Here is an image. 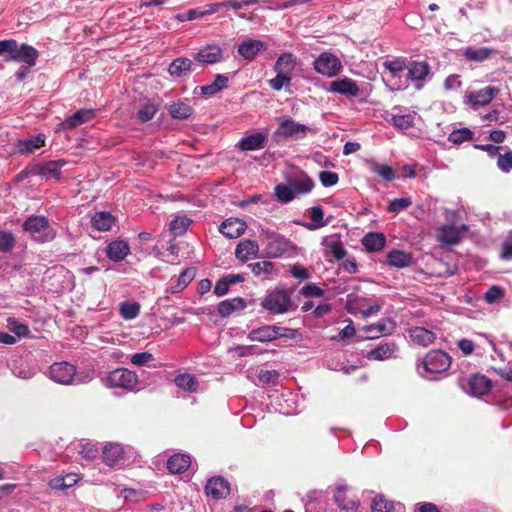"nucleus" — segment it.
<instances>
[{"mask_svg":"<svg viewBox=\"0 0 512 512\" xmlns=\"http://www.w3.org/2000/svg\"><path fill=\"white\" fill-rule=\"evenodd\" d=\"M383 304L381 299L349 294L346 298L345 308L350 314H361L364 318H368L378 314Z\"/></svg>","mask_w":512,"mask_h":512,"instance_id":"nucleus-1","label":"nucleus"},{"mask_svg":"<svg viewBox=\"0 0 512 512\" xmlns=\"http://www.w3.org/2000/svg\"><path fill=\"white\" fill-rule=\"evenodd\" d=\"M260 240L265 246V255L268 258H280L286 254L291 243L284 236L266 228L260 229Z\"/></svg>","mask_w":512,"mask_h":512,"instance_id":"nucleus-2","label":"nucleus"},{"mask_svg":"<svg viewBox=\"0 0 512 512\" xmlns=\"http://www.w3.org/2000/svg\"><path fill=\"white\" fill-rule=\"evenodd\" d=\"M261 306L272 314H284L294 308L291 293L283 288H275L268 292Z\"/></svg>","mask_w":512,"mask_h":512,"instance_id":"nucleus-3","label":"nucleus"},{"mask_svg":"<svg viewBox=\"0 0 512 512\" xmlns=\"http://www.w3.org/2000/svg\"><path fill=\"white\" fill-rule=\"evenodd\" d=\"M23 228L39 243L52 241L56 236V231L51 227L49 220L44 216L29 217L23 223Z\"/></svg>","mask_w":512,"mask_h":512,"instance_id":"nucleus-4","label":"nucleus"},{"mask_svg":"<svg viewBox=\"0 0 512 512\" xmlns=\"http://www.w3.org/2000/svg\"><path fill=\"white\" fill-rule=\"evenodd\" d=\"M279 125L274 132L275 138L283 139H303L309 133H314L313 128L301 124L292 118L281 117L278 119Z\"/></svg>","mask_w":512,"mask_h":512,"instance_id":"nucleus-5","label":"nucleus"},{"mask_svg":"<svg viewBox=\"0 0 512 512\" xmlns=\"http://www.w3.org/2000/svg\"><path fill=\"white\" fill-rule=\"evenodd\" d=\"M137 383V374L126 368H117L111 371L104 381L105 386L109 388H122L128 391L134 390Z\"/></svg>","mask_w":512,"mask_h":512,"instance_id":"nucleus-6","label":"nucleus"},{"mask_svg":"<svg viewBox=\"0 0 512 512\" xmlns=\"http://www.w3.org/2000/svg\"><path fill=\"white\" fill-rule=\"evenodd\" d=\"M451 365L450 356L441 350L430 351L422 362V367L427 374H438L448 370Z\"/></svg>","mask_w":512,"mask_h":512,"instance_id":"nucleus-7","label":"nucleus"},{"mask_svg":"<svg viewBox=\"0 0 512 512\" xmlns=\"http://www.w3.org/2000/svg\"><path fill=\"white\" fill-rule=\"evenodd\" d=\"M313 67L317 73L323 76L334 77L341 72L342 64L337 56L324 52L315 59Z\"/></svg>","mask_w":512,"mask_h":512,"instance_id":"nucleus-8","label":"nucleus"},{"mask_svg":"<svg viewBox=\"0 0 512 512\" xmlns=\"http://www.w3.org/2000/svg\"><path fill=\"white\" fill-rule=\"evenodd\" d=\"M48 375L58 384L70 385L76 376V367L68 362H56L50 366Z\"/></svg>","mask_w":512,"mask_h":512,"instance_id":"nucleus-9","label":"nucleus"},{"mask_svg":"<svg viewBox=\"0 0 512 512\" xmlns=\"http://www.w3.org/2000/svg\"><path fill=\"white\" fill-rule=\"evenodd\" d=\"M408 79L415 83L416 89H421L431 76L430 65L426 61H412L407 65Z\"/></svg>","mask_w":512,"mask_h":512,"instance_id":"nucleus-10","label":"nucleus"},{"mask_svg":"<svg viewBox=\"0 0 512 512\" xmlns=\"http://www.w3.org/2000/svg\"><path fill=\"white\" fill-rule=\"evenodd\" d=\"M287 331L288 329L286 328L275 325H265L251 330L248 334V339L257 342H270L279 337H285Z\"/></svg>","mask_w":512,"mask_h":512,"instance_id":"nucleus-11","label":"nucleus"},{"mask_svg":"<svg viewBox=\"0 0 512 512\" xmlns=\"http://www.w3.org/2000/svg\"><path fill=\"white\" fill-rule=\"evenodd\" d=\"M468 230L469 227L465 224L460 226H455L453 224L442 225L439 229L438 239L443 244L455 245L462 240Z\"/></svg>","mask_w":512,"mask_h":512,"instance_id":"nucleus-12","label":"nucleus"},{"mask_svg":"<svg viewBox=\"0 0 512 512\" xmlns=\"http://www.w3.org/2000/svg\"><path fill=\"white\" fill-rule=\"evenodd\" d=\"M267 49V44L258 39H246L237 47L238 54L247 61L254 60L258 54Z\"/></svg>","mask_w":512,"mask_h":512,"instance_id":"nucleus-13","label":"nucleus"},{"mask_svg":"<svg viewBox=\"0 0 512 512\" xmlns=\"http://www.w3.org/2000/svg\"><path fill=\"white\" fill-rule=\"evenodd\" d=\"M95 117V110L81 109L57 125V131L71 130L77 126L92 120Z\"/></svg>","mask_w":512,"mask_h":512,"instance_id":"nucleus-14","label":"nucleus"},{"mask_svg":"<svg viewBox=\"0 0 512 512\" xmlns=\"http://www.w3.org/2000/svg\"><path fill=\"white\" fill-rule=\"evenodd\" d=\"M223 58V51L221 47L215 43L208 44L202 47L194 55V59L202 64H216L219 63Z\"/></svg>","mask_w":512,"mask_h":512,"instance_id":"nucleus-15","label":"nucleus"},{"mask_svg":"<svg viewBox=\"0 0 512 512\" xmlns=\"http://www.w3.org/2000/svg\"><path fill=\"white\" fill-rule=\"evenodd\" d=\"M396 323L389 318L381 319L375 324L367 325L362 328V331L368 334L367 338L376 339L381 336H387L394 332Z\"/></svg>","mask_w":512,"mask_h":512,"instance_id":"nucleus-16","label":"nucleus"},{"mask_svg":"<svg viewBox=\"0 0 512 512\" xmlns=\"http://www.w3.org/2000/svg\"><path fill=\"white\" fill-rule=\"evenodd\" d=\"M463 388L468 394L478 397L489 392L491 382L486 376L475 374L467 379Z\"/></svg>","mask_w":512,"mask_h":512,"instance_id":"nucleus-17","label":"nucleus"},{"mask_svg":"<svg viewBox=\"0 0 512 512\" xmlns=\"http://www.w3.org/2000/svg\"><path fill=\"white\" fill-rule=\"evenodd\" d=\"M205 492L207 496L214 499H222L230 493V485L228 481L221 476L212 477L205 486Z\"/></svg>","mask_w":512,"mask_h":512,"instance_id":"nucleus-18","label":"nucleus"},{"mask_svg":"<svg viewBox=\"0 0 512 512\" xmlns=\"http://www.w3.org/2000/svg\"><path fill=\"white\" fill-rule=\"evenodd\" d=\"M66 163L64 159L51 160L35 167L33 173L41 177L59 180L61 177V169Z\"/></svg>","mask_w":512,"mask_h":512,"instance_id":"nucleus-19","label":"nucleus"},{"mask_svg":"<svg viewBox=\"0 0 512 512\" xmlns=\"http://www.w3.org/2000/svg\"><path fill=\"white\" fill-rule=\"evenodd\" d=\"M102 458L106 465L116 467L123 463L124 448L118 443H108L103 447Z\"/></svg>","mask_w":512,"mask_h":512,"instance_id":"nucleus-20","label":"nucleus"},{"mask_svg":"<svg viewBox=\"0 0 512 512\" xmlns=\"http://www.w3.org/2000/svg\"><path fill=\"white\" fill-rule=\"evenodd\" d=\"M328 90L330 92L339 93L347 97H357L360 93V89L357 83L347 77L332 81Z\"/></svg>","mask_w":512,"mask_h":512,"instance_id":"nucleus-21","label":"nucleus"},{"mask_svg":"<svg viewBox=\"0 0 512 512\" xmlns=\"http://www.w3.org/2000/svg\"><path fill=\"white\" fill-rule=\"evenodd\" d=\"M46 136L39 133L27 139L18 140L15 144L16 152L19 154H32L45 145Z\"/></svg>","mask_w":512,"mask_h":512,"instance_id":"nucleus-22","label":"nucleus"},{"mask_svg":"<svg viewBox=\"0 0 512 512\" xmlns=\"http://www.w3.org/2000/svg\"><path fill=\"white\" fill-rule=\"evenodd\" d=\"M497 93V88L487 86L482 89L469 92L467 94V100L473 107L484 106L490 103Z\"/></svg>","mask_w":512,"mask_h":512,"instance_id":"nucleus-23","label":"nucleus"},{"mask_svg":"<svg viewBox=\"0 0 512 512\" xmlns=\"http://www.w3.org/2000/svg\"><path fill=\"white\" fill-rule=\"evenodd\" d=\"M219 230L227 238L235 239L244 234L246 223L239 218H229L222 222Z\"/></svg>","mask_w":512,"mask_h":512,"instance_id":"nucleus-24","label":"nucleus"},{"mask_svg":"<svg viewBox=\"0 0 512 512\" xmlns=\"http://www.w3.org/2000/svg\"><path fill=\"white\" fill-rule=\"evenodd\" d=\"M410 340L420 346L426 347L432 344L436 339L434 331L424 327L416 326L408 331Z\"/></svg>","mask_w":512,"mask_h":512,"instance_id":"nucleus-25","label":"nucleus"},{"mask_svg":"<svg viewBox=\"0 0 512 512\" xmlns=\"http://www.w3.org/2000/svg\"><path fill=\"white\" fill-rule=\"evenodd\" d=\"M37 57L38 52L35 48L27 44L19 46L18 43H16V51H14L10 56V59L13 61L25 62L29 66H34Z\"/></svg>","mask_w":512,"mask_h":512,"instance_id":"nucleus-26","label":"nucleus"},{"mask_svg":"<svg viewBox=\"0 0 512 512\" xmlns=\"http://www.w3.org/2000/svg\"><path fill=\"white\" fill-rule=\"evenodd\" d=\"M130 253V246L124 240L110 242L106 248L107 257L113 262H120Z\"/></svg>","mask_w":512,"mask_h":512,"instance_id":"nucleus-27","label":"nucleus"},{"mask_svg":"<svg viewBox=\"0 0 512 512\" xmlns=\"http://www.w3.org/2000/svg\"><path fill=\"white\" fill-rule=\"evenodd\" d=\"M297 64V58L290 52L281 54L274 65V71L278 74L292 77Z\"/></svg>","mask_w":512,"mask_h":512,"instance_id":"nucleus-28","label":"nucleus"},{"mask_svg":"<svg viewBox=\"0 0 512 512\" xmlns=\"http://www.w3.org/2000/svg\"><path fill=\"white\" fill-rule=\"evenodd\" d=\"M334 501L341 510L355 512L358 509L359 501L347 496V487L340 485L334 493Z\"/></svg>","mask_w":512,"mask_h":512,"instance_id":"nucleus-29","label":"nucleus"},{"mask_svg":"<svg viewBox=\"0 0 512 512\" xmlns=\"http://www.w3.org/2000/svg\"><path fill=\"white\" fill-rule=\"evenodd\" d=\"M196 269L194 267H188L184 269L175 280H171L168 291L176 294L183 291L189 283L195 278Z\"/></svg>","mask_w":512,"mask_h":512,"instance_id":"nucleus-30","label":"nucleus"},{"mask_svg":"<svg viewBox=\"0 0 512 512\" xmlns=\"http://www.w3.org/2000/svg\"><path fill=\"white\" fill-rule=\"evenodd\" d=\"M266 136L263 133H254L240 139L237 147L242 151H254L265 147Z\"/></svg>","mask_w":512,"mask_h":512,"instance_id":"nucleus-31","label":"nucleus"},{"mask_svg":"<svg viewBox=\"0 0 512 512\" xmlns=\"http://www.w3.org/2000/svg\"><path fill=\"white\" fill-rule=\"evenodd\" d=\"M259 253V245L254 240H243L241 241L235 250L236 257L241 261H248L257 257Z\"/></svg>","mask_w":512,"mask_h":512,"instance_id":"nucleus-32","label":"nucleus"},{"mask_svg":"<svg viewBox=\"0 0 512 512\" xmlns=\"http://www.w3.org/2000/svg\"><path fill=\"white\" fill-rule=\"evenodd\" d=\"M296 196L308 194L314 187L313 180L305 173H300L289 180Z\"/></svg>","mask_w":512,"mask_h":512,"instance_id":"nucleus-33","label":"nucleus"},{"mask_svg":"<svg viewBox=\"0 0 512 512\" xmlns=\"http://www.w3.org/2000/svg\"><path fill=\"white\" fill-rule=\"evenodd\" d=\"M397 345L394 342L380 344L367 353L370 360L384 361L392 358L397 351Z\"/></svg>","mask_w":512,"mask_h":512,"instance_id":"nucleus-34","label":"nucleus"},{"mask_svg":"<svg viewBox=\"0 0 512 512\" xmlns=\"http://www.w3.org/2000/svg\"><path fill=\"white\" fill-rule=\"evenodd\" d=\"M190 465V456L182 453L172 455L167 462V468L173 474H181L185 472Z\"/></svg>","mask_w":512,"mask_h":512,"instance_id":"nucleus-35","label":"nucleus"},{"mask_svg":"<svg viewBox=\"0 0 512 512\" xmlns=\"http://www.w3.org/2000/svg\"><path fill=\"white\" fill-rule=\"evenodd\" d=\"M223 5V3H213L207 4L203 7H198L195 9H191L187 11L185 14L179 16L180 20H195L206 15L215 13L219 10V8Z\"/></svg>","mask_w":512,"mask_h":512,"instance_id":"nucleus-36","label":"nucleus"},{"mask_svg":"<svg viewBox=\"0 0 512 512\" xmlns=\"http://www.w3.org/2000/svg\"><path fill=\"white\" fill-rule=\"evenodd\" d=\"M92 225L99 231H109L115 224V217L106 211L96 212L92 219Z\"/></svg>","mask_w":512,"mask_h":512,"instance_id":"nucleus-37","label":"nucleus"},{"mask_svg":"<svg viewBox=\"0 0 512 512\" xmlns=\"http://www.w3.org/2000/svg\"><path fill=\"white\" fill-rule=\"evenodd\" d=\"M386 238L382 233L370 232L362 240L363 246L370 252H377L384 248Z\"/></svg>","mask_w":512,"mask_h":512,"instance_id":"nucleus-38","label":"nucleus"},{"mask_svg":"<svg viewBox=\"0 0 512 512\" xmlns=\"http://www.w3.org/2000/svg\"><path fill=\"white\" fill-rule=\"evenodd\" d=\"M494 50L488 47H467L463 49V56L470 61L483 62L490 58Z\"/></svg>","mask_w":512,"mask_h":512,"instance_id":"nucleus-39","label":"nucleus"},{"mask_svg":"<svg viewBox=\"0 0 512 512\" xmlns=\"http://www.w3.org/2000/svg\"><path fill=\"white\" fill-rule=\"evenodd\" d=\"M228 77L224 74H217L211 84L200 86L201 93L208 96H213L218 92L225 89L228 85Z\"/></svg>","mask_w":512,"mask_h":512,"instance_id":"nucleus-40","label":"nucleus"},{"mask_svg":"<svg viewBox=\"0 0 512 512\" xmlns=\"http://www.w3.org/2000/svg\"><path fill=\"white\" fill-rule=\"evenodd\" d=\"M387 262L390 266L396 268H405L411 265L412 256L404 251L392 250L387 255Z\"/></svg>","mask_w":512,"mask_h":512,"instance_id":"nucleus-41","label":"nucleus"},{"mask_svg":"<svg viewBox=\"0 0 512 512\" xmlns=\"http://www.w3.org/2000/svg\"><path fill=\"white\" fill-rule=\"evenodd\" d=\"M174 382L177 387L184 391L196 392L198 391L199 383L197 378L189 373H182L175 377Z\"/></svg>","mask_w":512,"mask_h":512,"instance_id":"nucleus-42","label":"nucleus"},{"mask_svg":"<svg viewBox=\"0 0 512 512\" xmlns=\"http://www.w3.org/2000/svg\"><path fill=\"white\" fill-rule=\"evenodd\" d=\"M366 164L371 172L379 175L386 181H392L395 178V172L389 165L380 164L374 160H367Z\"/></svg>","mask_w":512,"mask_h":512,"instance_id":"nucleus-43","label":"nucleus"},{"mask_svg":"<svg viewBox=\"0 0 512 512\" xmlns=\"http://www.w3.org/2000/svg\"><path fill=\"white\" fill-rule=\"evenodd\" d=\"M192 66V61L188 58H177L169 66V73L174 77L185 76Z\"/></svg>","mask_w":512,"mask_h":512,"instance_id":"nucleus-44","label":"nucleus"},{"mask_svg":"<svg viewBox=\"0 0 512 512\" xmlns=\"http://www.w3.org/2000/svg\"><path fill=\"white\" fill-rule=\"evenodd\" d=\"M245 302L242 298L228 299L218 304L217 310L221 316H229L237 309L244 308Z\"/></svg>","mask_w":512,"mask_h":512,"instance_id":"nucleus-45","label":"nucleus"},{"mask_svg":"<svg viewBox=\"0 0 512 512\" xmlns=\"http://www.w3.org/2000/svg\"><path fill=\"white\" fill-rule=\"evenodd\" d=\"M169 113L175 119L184 120L192 115L193 109L185 102H176L170 105Z\"/></svg>","mask_w":512,"mask_h":512,"instance_id":"nucleus-46","label":"nucleus"},{"mask_svg":"<svg viewBox=\"0 0 512 512\" xmlns=\"http://www.w3.org/2000/svg\"><path fill=\"white\" fill-rule=\"evenodd\" d=\"M191 222V219L188 218L186 215H177L170 222V231L174 236H181L187 231Z\"/></svg>","mask_w":512,"mask_h":512,"instance_id":"nucleus-47","label":"nucleus"},{"mask_svg":"<svg viewBox=\"0 0 512 512\" xmlns=\"http://www.w3.org/2000/svg\"><path fill=\"white\" fill-rule=\"evenodd\" d=\"M252 272L256 276L263 275L266 279L271 278L272 273L274 272V264L270 261H262V262H255L249 265Z\"/></svg>","mask_w":512,"mask_h":512,"instance_id":"nucleus-48","label":"nucleus"},{"mask_svg":"<svg viewBox=\"0 0 512 512\" xmlns=\"http://www.w3.org/2000/svg\"><path fill=\"white\" fill-rule=\"evenodd\" d=\"M310 218L312 223L305 225L309 230H315L326 225V222L324 221V212L319 206H314L310 209Z\"/></svg>","mask_w":512,"mask_h":512,"instance_id":"nucleus-49","label":"nucleus"},{"mask_svg":"<svg viewBox=\"0 0 512 512\" xmlns=\"http://www.w3.org/2000/svg\"><path fill=\"white\" fill-rule=\"evenodd\" d=\"M275 196L282 203H289L296 197L289 182L288 184H278L275 187Z\"/></svg>","mask_w":512,"mask_h":512,"instance_id":"nucleus-50","label":"nucleus"},{"mask_svg":"<svg viewBox=\"0 0 512 512\" xmlns=\"http://www.w3.org/2000/svg\"><path fill=\"white\" fill-rule=\"evenodd\" d=\"M472 138L473 132L468 128L453 130L448 136V140L456 145H460L466 141L471 140Z\"/></svg>","mask_w":512,"mask_h":512,"instance_id":"nucleus-51","label":"nucleus"},{"mask_svg":"<svg viewBox=\"0 0 512 512\" xmlns=\"http://www.w3.org/2000/svg\"><path fill=\"white\" fill-rule=\"evenodd\" d=\"M79 480L77 474H68L64 477H58L50 482V486L54 489H64L73 486Z\"/></svg>","mask_w":512,"mask_h":512,"instance_id":"nucleus-52","label":"nucleus"},{"mask_svg":"<svg viewBox=\"0 0 512 512\" xmlns=\"http://www.w3.org/2000/svg\"><path fill=\"white\" fill-rule=\"evenodd\" d=\"M372 512H394L393 503L384 498L383 495L374 497L371 503Z\"/></svg>","mask_w":512,"mask_h":512,"instance_id":"nucleus-53","label":"nucleus"},{"mask_svg":"<svg viewBox=\"0 0 512 512\" xmlns=\"http://www.w3.org/2000/svg\"><path fill=\"white\" fill-rule=\"evenodd\" d=\"M140 305L136 302H124L120 305V314L125 320H132L138 316Z\"/></svg>","mask_w":512,"mask_h":512,"instance_id":"nucleus-54","label":"nucleus"},{"mask_svg":"<svg viewBox=\"0 0 512 512\" xmlns=\"http://www.w3.org/2000/svg\"><path fill=\"white\" fill-rule=\"evenodd\" d=\"M415 113H408L404 115H393L392 123L399 129H409L414 125Z\"/></svg>","mask_w":512,"mask_h":512,"instance_id":"nucleus-55","label":"nucleus"},{"mask_svg":"<svg viewBox=\"0 0 512 512\" xmlns=\"http://www.w3.org/2000/svg\"><path fill=\"white\" fill-rule=\"evenodd\" d=\"M384 66L389 71L391 81L399 78V73H401L404 69H407L404 60L401 59L386 61Z\"/></svg>","mask_w":512,"mask_h":512,"instance_id":"nucleus-56","label":"nucleus"},{"mask_svg":"<svg viewBox=\"0 0 512 512\" xmlns=\"http://www.w3.org/2000/svg\"><path fill=\"white\" fill-rule=\"evenodd\" d=\"M7 327L19 338L26 337L30 333V329L26 324L20 323L14 318H9L7 320Z\"/></svg>","mask_w":512,"mask_h":512,"instance_id":"nucleus-57","label":"nucleus"},{"mask_svg":"<svg viewBox=\"0 0 512 512\" xmlns=\"http://www.w3.org/2000/svg\"><path fill=\"white\" fill-rule=\"evenodd\" d=\"M156 112L157 107L153 103L147 102L138 110L137 117L141 122H148L155 116Z\"/></svg>","mask_w":512,"mask_h":512,"instance_id":"nucleus-58","label":"nucleus"},{"mask_svg":"<svg viewBox=\"0 0 512 512\" xmlns=\"http://www.w3.org/2000/svg\"><path fill=\"white\" fill-rule=\"evenodd\" d=\"M291 81L292 77L276 73V76L269 80V85L273 90L280 91L284 87H289Z\"/></svg>","mask_w":512,"mask_h":512,"instance_id":"nucleus-59","label":"nucleus"},{"mask_svg":"<svg viewBox=\"0 0 512 512\" xmlns=\"http://www.w3.org/2000/svg\"><path fill=\"white\" fill-rule=\"evenodd\" d=\"M411 204L412 201L410 198H396L389 203L388 211L391 213H399L408 208Z\"/></svg>","mask_w":512,"mask_h":512,"instance_id":"nucleus-60","label":"nucleus"},{"mask_svg":"<svg viewBox=\"0 0 512 512\" xmlns=\"http://www.w3.org/2000/svg\"><path fill=\"white\" fill-rule=\"evenodd\" d=\"M300 293L307 298L313 297H322L324 295V290L318 287L314 283H308L301 288Z\"/></svg>","mask_w":512,"mask_h":512,"instance_id":"nucleus-61","label":"nucleus"},{"mask_svg":"<svg viewBox=\"0 0 512 512\" xmlns=\"http://www.w3.org/2000/svg\"><path fill=\"white\" fill-rule=\"evenodd\" d=\"M504 296L503 289L499 286H492L488 289V291L484 295V299L488 304H493L498 302Z\"/></svg>","mask_w":512,"mask_h":512,"instance_id":"nucleus-62","label":"nucleus"},{"mask_svg":"<svg viewBox=\"0 0 512 512\" xmlns=\"http://www.w3.org/2000/svg\"><path fill=\"white\" fill-rule=\"evenodd\" d=\"M319 180L324 187H331L338 183V174L331 171H322L319 173Z\"/></svg>","mask_w":512,"mask_h":512,"instance_id":"nucleus-63","label":"nucleus"},{"mask_svg":"<svg viewBox=\"0 0 512 512\" xmlns=\"http://www.w3.org/2000/svg\"><path fill=\"white\" fill-rule=\"evenodd\" d=\"M14 246V237L10 232L0 231V251L8 252Z\"/></svg>","mask_w":512,"mask_h":512,"instance_id":"nucleus-64","label":"nucleus"}]
</instances>
